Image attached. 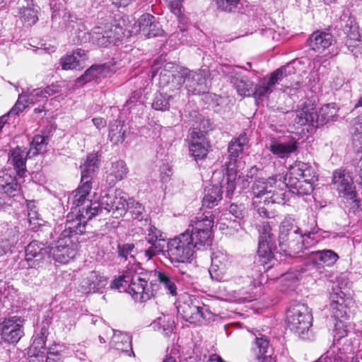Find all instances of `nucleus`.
<instances>
[{"mask_svg": "<svg viewBox=\"0 0 362 362\" xmlns=\"http://www.w3.org/2000/svg\"><path fill=\"white\" fill-rule=\"evenodd\" d=\"M217 8L225 12H235L238 7L240 0H215Z\"/></svg>", "mask_w": 362, "mask_h": 362, "instance_id": "obj_50", "label": "nucleus"}, {"mask_svg": "<svg viewBox=\"0 0 362 362\" xmlns=\"http://www.w3.org/2000/svg\"><path fill=\"white\" fill-rule=\"evenodd\" d=\"M25 260L28 267L35 268L40 267L42 260L49 257V247H45L43 244L34 240L25 247Z\"/></svg>", "mask_w": 362, "mask_h": 362, "instance_id": "obj_15", "label": "nucleus"}, {"mask_svg": "<svg viewBox=\"0 0 362 362\" xmlns=\"http://www.w3.org/2000/svg\"><path fill=\"white\" fill-rule=\"evenodd\" d=\"M214 224V218L210 212L207 214H201L191 220L189 228L194 230L211 231Z\"/></svg>", "mask_w": 362, "mask_h": 362, "instance_id": "obj_38", "label": "nucleus"}, {"mask_svg": "<svg viewBox=\"0 0 362 362\" xmlns=\"http://www.w3.org/2000/svg\"><path fill=\"white\" fill-rule=\"evenodd\" d=\"M0 193L15 197L21 194V185L16 177L8 174L0 176Z\"/></svg>", "mask_w": 362, "mask_h": 362, "instance_id": "obj_26", "label": "nucleus"}, {"mask_svg": "<svg viewBox=\"0 0 362 362\" xmlns=\"http://www.w3.org/2000/svg\"><path fill=\"white\" fill-rule=\"evenodd\" d=\"M21 18L28 25H33L38 21L37 11L31 8H23L20 11Z\"/></svg>", "mask_w": 362, "mask_h": 362, "instance_id": "obj_49", "label": "nucleus"}, {"mask_svg": "<svg viewBox=\"0 0 362 362\" xmlns=\"http://www.w3.org/2000/svg\"><path fill=\"white\" fill-rule=\"evenodd\" d=\"M333 188L335 189L339 196H347L350 199L354 197L353 187V180L349 173L344 170H337L333 173L332 182Z\"/></svg>", "mask_w": 362, "mask_h": 362, "instance_id": "obj_16", "label": "nucleus"}, {"mask_svg": "<svg viewBox=\"0 0 362 362\" xmlns=\"http://www.w3.org/2000/svg\"><path fill=\"white\" fill-rule=\"evenodd\" d=\"M128 172L126 163L122 160H117L112 163L107 180L110 185H115L126 177Z\"/></svg>", "mask_w": 362, "mask_h": 362, "instance_id": "obj_30", "label": "nucleus"}, {"mask_svg": "<svg viewBox=\"0 0 362 362\" xmlns=\"http://www.w3.org/2000/svg\"><path fill=\"white\" fill-rule=\"evenodd\" d=\"M268 196L264 199L262 206L269 207L274 214L272 206L275 204H284L286 201V192L283 189L277 187V182L272 187V190L268 191Z\"/></svg>", "mask_w": 362, "mask_h": 362, "instance_id": "obj_34", "label": "nucleus"}, {"mask_svg": "<svg viewBox=\"0 0 362 362\" xmlns=\"http://www.w3.org/2000/svg\"><path fill=\"white\" fill-rule=\"evenodd\" d=\"M354 129L353 137L354 146L356 153L358 154L361 153V157H362V115L356 118Z\"/></svg>", "mask_w": 362, "mask_h": 362, "instance_id": "obj_44", "label": "nucleus"}, {"mask_svg": "<svg viewBox=\"0 0 362 362\" xmlns=\"http://www.w3.org/2000/svg\"><path fill=\"white\" fill-rule=\"evenodd\" d=\"M344 293L339 288H333V292L330 294V306L333 316L339 320L346 319L348 317L346 300L344 299Z\"/></svg>", "mask_w": 362, "mask_h": 362, "instance_id": "obj_21", "label": "nucleus"}, {"mask_svg": "<svg viewBox=\"0 0 362 362\" xmlns=\"http://www.w3.org/2000/svg\"><path fill=\"white\" fill-rule=\"evenodd\" d=\"M300 65V61L294 60L264 77L260 83L256 85L255 98L260 99L268 97L274 90L277 84H279L284 79L295 75L296 69Z\"/></svg>", "mask_w": 362, "mask_h": 362, "instance_id": "obj_8", "label": "nucleus"}, {"mask_svg": "<svg viewBox=\"0 0 362 362\" xmlns=\"http://www.w3.org/2000/svg\"><path fill=\"white\" fill-rule=\"evenodd\" d=\"M23 323L24 320L21 317L5 318L0 323L1 334L4 341L17 343L24 335Z\"/></svg>", "mask_w": 362, "mask_h": 362, "instance_id": "obj_13", "label": "nucleus"}, {"mask_svg": "<svg viewBox=\"0 0 362 362\" xmlns=\"http://www.w3.org/2000/svg\"><path fill=\"white\" fill-rule=\"evenodd\" d=\"M255 339L251 348L255 359L257 362H273V349L268 338L262 333L254 334Z\"/></svg>", "mask_w": 362, "mask_h": 362, "instance_id": "obj_14", "label": "nucleus"}, {"mask_svg": "<svg viewBox=\"0 0 362 362\" xmlns=\"http://www.w3.org/2000/svg\"><path fill=\"white\" fill-rule=\"evenodd\" d=\"M30 104L26 94H20L14 106L6 114L7 117L11 115H18L23 112Z\"/></svg>", "mask_w": 362, "mask_h": 362, "instance_id": "obj_48", "label": "nucleus"}, {"mask_svg": "<svg viewBox=\"0 0 362 362\" xmlns=\"http://www.w3.org/2000/svg\"><path fill=\"white\" fill-rule=\"evenodd\" d=\"M47 137L41 135H36L33 138L30 144V152H32L33 155H37L40 153L45 146L47 145Z\"/></svg>", "mask_w": 362, "mask_h": 362, "instance_id": "obj_51", "label": "nucleus"}, {"mask_svg": "<svg viewBox=\"0 0 362 362\" xmlns=\"http://www.w3.org/2000/svg\"><path fill=\"white\" fill-rule=\"evenodd\" d=\"M230 82L233 84L239 95L243 96L254 95L255 98L256 85L247 76H233L230 79Z\"/></svg>", "mask_w": 362, "mask_h": 362, "instance_id": "obj_27", "label": "nucleus"}, {"mask_svg": "<svg viewBox=\"0 0 362 362\" xmlns=\"http://www.w3.org/2000/svg\"><path fill=\"white\" fill-rule=\"evenodd\" d=\"M154 20V16L149 13H145L142 15L137 22L134 23V28L130 31L132 35H137L138 33H142L146 36L148 27Z\"/></svg>", "mask_w": 362, "mask_h": 362, "instance_id": "obj_42", "label": "nucleus"}, {"mask_svg": "<svg viewBox=\"0 0 362 362\" xmlns=\"http://www.w3.org/2000/svg\"><path fill=\"white\" fill-rule=\"evenodd\" d=\"M127 199L124 196L114 194H105L98 202H93L86 197L81 206L74 209V211L79 218L85 220L86 222L100 214H110L113 218H119L127 211Z\"/></svg>", "mask_w": 362, "mask_h": 362, "instance_id": "obj_4", "label": "nucleus"}, {"mask_svg": "<svg viewBox=\"0 0 362 362\" xmlns=\"http://www.w3.org/2000/svg\"><path fill=\"white\" fill-rule=\"evenodd\" d=\"M346 46L356 57L362 55V38L355 42H350V44H347Z\"/></svg>", "mask_w": 362, "mask_h": 362, "instance_id": "obj_61", "label": "nucleus"}, {"mask_svg": "<svg viewBox=\"0 0 362 362\" xmlns=\"http://www.w3.org/2000/svg\"><path fill=\"white\" fill-rule=\"evenodd\" d=\"M107 72V69L104 64L93 65L85 71L84 74L77 78V83H81L83 85L92 80L104 77Z\"/></svg>", "mask_w": 362, "mask_h": 362, "instance_id": "obj_37", "label": "nucleus"}, {"mask_svg": "<svg viewBox=\"0 0 362 362\" xmlns=\"http://www.w3.org/2000/svg\"><path fill=\"white\" fill-rule=\"evenodd\" d=\"M209 71L207 69H199L198 71H190L187 68H179L176 75L171 74L170 71L165 69L160 72L159 84L162 86H170V90L173 92L180 89L183 84L188 92L197 95L204 93L209 88L208 78Z\"/></svg>", "mask_w": 362, "mask_h": 362, "instance_id": "obj_3", "label": "nucleus"}, {"mask_svg": "<svg viewBox=\"0 0 362 362\" xmlns=\"http://www.w3.org/2000/svg\"><path fill=\"white\" fill-rule=\"evenodd\" d=\"M293 116V122L299 126L310 124L316 127L317 112L312 107L305 106L297 110Z\"/></svg>", "mask_w": 362, "mask_h": 362, "instance_id": "obj_28", "label": "nucleus"}, {"mask_svg": "<svg viewBox=\"0 0 362 362\" xmlns=\"http://www.w3.org/2000/svg\"><path fill=\"white\" fill-rule=\"evenodd\" d=\"M88 59L86 52L82 49H76L71 53L63 57L60 63L64 70H71L81 66L82 64Z\"/></svg>", "mask_w": 362, "mask_h": 362, "instance_id": "obj_24", "label": "nucleus"}, {"mask_svg": "<svg viewBox=\"0 0 362 362\" xmlns=\"http://www.w3.org/2000/svg\"><path fill=\"white\" fill-rule=\"evenodd\" d=\"M303 241V235L299 233V228L294 225L293 219L286 217L280 226V245H287L289 249L298 252L302 249Z\"/></svg>", "mask_w": 362, "mask_h": 362, "instance_id": "obj_12", "label": "nucleus"}, {"mask_svg": "<svg viewBox=\"0 0 362 362\" xmlns=\"http://www.w3.org/2000/svg\"><path fill=\"white\" fill-rule=\"evenodd\" d=\"M15 242L16 238L14 235L6 240H2L0 242V256L4 255L8 252L13 246Z\"/></svg>", "mask_w": 362, "mask_h": 362, "instance_id": "obj_60", "label": "nucleus"}, {"mask_svg": "<svg viewBox=\"0 0 362 362\" xmlns=\"http://www.w3.org/2000/svg\"><path fill=\"white\" fill-rule=\"evenodd\" d=\"M128 207L127 210H129L134 218H139L143 214L144 207L137 201L133 199H128Z\"/></svg>", "mask_w": 362, "mask_h": 362, "instance_id": "obj_54", "label": "nucleus"}, {"mask_svg": "<svg viewBox=\"0 0 362 362\" xmlns=\"http://www.w3.org/2000/svg\"><path fill=\"white\" fill-rule=\"evenodd\" d=\"M203 308L199 305V301L194 298L182 303L177 307V311L182 318L190 323H194L204 318Z\"/></svg>", "mask_w": 362, "mask_h": 362, "instance_id": "obj_17", "label": "nucleus"}, {"mask_svg": "<svg viewBox=\"0 0 362 362\" xmlns=\"http://www.w3.org/2000/svg\"><path fill=\"white\" fill-rule=\"evenodd\" d=\"M222 198V190L218 185H209L204 189V195L202 199L204 207L211 209L218 205Z\"/></svg>", "mask_w": 362, "mask_h": 362, "instance_id": "obj_31", "label": "nucleus"}, {"mask_svg": "<svg viewBox=\"0 0 362 362\" xmlns=\"http://www.w3.org/2000/svg\"><path fill=\"white\" fill-rule=\"evenodd\" d=\"M152 275H155V271H146L139 264H133L113 281L112 286L117 289L124 288L135 300L145 302L153 296Z\"/></svg>", "mask_w": 362, "mask_h": 362, "instance_id": "obj_1", "label": "nucleus"}, {"mask_svg": "<svg viewBox=\"0 0 362 362\" xmlns=\"http://www.w3.org/2000/svg\"><path fill=\"white\" fill-rule=\"evenodd\" d=\"M163 244H153L152 245H150L146 250H145V257L147 258L148 260H149L153 257L162 252L163 251Z\"/></svg>", "mask_w": 362, "mask_h": 362, "instance_id": "obj_57", "label": "nucleus"}, {"mask_svg": "<svg viewBox=\"0 0 362 362\" xmlns=\"http://www.w3.org/2000/svg\"><path fill=\"white\" fill-rule=\"evenodd\" d=\"M171 98L172 95H169L167 93L157 94L152 103V107L156 110L165 111L169 108L170 100Z\"/></svg>", "mask_w": 362, "mask_h": 362, "instance_id": "obj_46", "label": "nucleus"}, {"mask_svg": "<svg viewBox=\"0 0 362 362\" xmlns=\"http://www.w3.org/2000/svg\"><path fill=\"white\" fill-rule=\"evenodd\" d=\"M110 344L113 349L128 356H134L132 348V338L127 334L120 331H115L112 337Z\"/></svg>", "mask_w": 362, "mask_h": 362, "instance_id": "obj_25", "label": "nucleus"}, {"mask_svg": "<svg viewBox=\"0 0 362 362\" xmlns=\"http://www.w3.org/2000/svg\"><path fill=\"white\" fill-rule=\"evenodd\" d=\"M274 241L259 240L257 253L259 257L270 261L273 258Z\"/></svg>", "mask_w": 362, "mask_h": 362, "instance_id": "obj_45", "label": "nucleus"}, {"mask_svg": "<svg viewBox=\"0 0 362 362\" xmlns=\"http://www.w3.org/2000/svg\"><path fill=\"white\" fill-rule=\"evenodd\" d=\"M191 143L189 151L196 160L205 158L208 153L209 144L206 140L202 132L196 129L189 130Z\"/></svg>", "mask_w": 362, "mask_h": 362, "instance_id": "obj_18", "label": "nucleus"}, {"mask_svg": "<svg viewBox=\"0 0 362 362\" xmlns=\"http://www.w3.org/2000/svg\"><path fill=\"white\" fill-rule=\"evenodd\" d=\"M259 240L274 241L275 236L272 233V228L267 222H264L260 226Z\"/></svg>", "mask_w": 362, "mask_h": 362, "instance_id": "obj_55", "label": "nucleus"}, {"mask_svg": "<svg viewBox=\"0 0 362 362\" xmlns=\"http://www.w3.org/2000/svg\"><path fill=\"white\" fill-rule=\"evenodd\" d=\"M100 160L97 153L87 156L84 163L81 165V185L69 197L68 202L71 205V210L80 207L85 198L89 194L92 188L91 180L99 169Z\"/></svg>", "mask_w": 362, "mask_h": 362, "instance_id": "obj_6", "label": "nucleus"}, {"mask_svg": "<svg viewBox=\"0 0 362 362\" xmlns=\"http://www.w3.org/2000/svg\"><path fill=\"white\" fill-rule=\"evenodd\" d=\"M229 213L235 218L242 219L245 217L246 212L243 205L232 204L229 207Z\"/></svg>", "mask_w": 362, "mask_h": 362, "instance_id": "obj_59", "label": "nucleus"}, {"mask_svg": "<svg viewBox=\"0 0 362 362\" xmlns=\"http://www.w3.org/2000/svg\"><path fill=\"white\" fill-rule=\"evenodd\" d=\"M74 210L66 217L65 228L59 239L49 247V257L62 264H66L76 255V245L71 240L74 235L85 232L86 221L79 218Z\"/></svg>", "mask_w": 362, "mask_h": 362, "instance_id": "obj_2", "label": "nucleus"}, {"mask_svg": "<svg viewBox=\"0 0 362 362\" xmlns=\"http://www.w3.org/2000/svg\"><path fill=\"white\" fill-rule=\"evenodd\" d=\"M315 260H320L326 266H332L339 259L337 253L331 250H317L312 252Z\"/></svg>", "mask_w": 362, "mask_h": 362, "instance_id": "obj_43", "label": "nucleus"}, {"mask_svg": "<svg viewBox=\"0 0 362 362\" xmlns=\"http://www.w3.org/2000/svg\"><path fill=\"white\" fill-rule=\"evenodd\" d=\"M170 8L171 12L175 14L179 20L180 24L178 25L179 31L182 33V36L187 33V27L185 25L186 19L182 14V6L180 0H164Z\"/></svg>", "mask_w": 362, "mask_h": 362, "instance_id": "obj_39", "label": "nucleus"}, {"mask_svg": "<svg viewBox=\"0 0 362 362\" xmlns=\"http://www.w3.org/2000/svg\"><path fill=\"white\" fill-rule=\"evenodd\" d=\"M157 324L160 325L159 329L162 330V333L165 336H168L173 332L174 321L169 317H159Z\"/></svg>", "mask_w": 362, "mask_h": 362, "instance_id": "obj_52", "label": "nucleus"}, {"mask_svg": "<svg viewBox=\"0 0 362 362\" xmlns=\"http://www.w3.org/2000/svg\"><path fill=\"white\" fill-rule=\"evenodd\" d=\"M313 317L307 305L296 303L287 310L286 321L289 329L303 339H309L311 337Z\"/></svg>", "mask_w": 362, "mask_h": 362, "instance_id": "obj_7", "label": "nucleus"}, {"mask_svg": "<svg viewBox=\"0 0 362 362\" xmlns=\"http://www.w3.org/2000/svg\"><path fill=\"white\" fill-rule=\"evenodd\" d=\"M134 250V245L132 243H127L122 245H118L119 257L124 258L125 260H128L129 257L134 259V256L132 254Z\"/></svg>", "mask_w": 362, "mask_h": 362, "instance_id": "obj_56", "label": "nucleus"}, {"mask_svg": "<svg viewBox=\"0 0 362 362\" xmlns=\"http://www.w3.org/2000/svg\"><path fill=\"white\" fill-rule=\"evenodd\" d=\"M247 145L248 138L245 132H243L238 137L233 139L228 147L229 158L237 159Z\"/></svg>", "mask_w": 362, "mask_h": 362, "instance_id": "obj_32", "label": "nucleus"}, {"mask_svg": "<svg viewBox=\"0 0 362 362\" xmlns=\"http://www.w3.org/2000/svg\"><path fill=\"white\" fill-rule=\"evenodd\" d=\"M345 32L347 35L346 45L350 44V42H355L362 38L358 25L352 21L350 22V24H346Z\"/></svg>", "mask_w": 362, "mask_h": 362, "instance_id": "obj_47", "label": "nucleus"}, {"mask_svg": "<svg viewBox=\"0 0 362 362\" xmlns=\"http://www.w3.org/2000/svg\"><path fill=\"white\" fill-rule=\"evenodd\" d=\"M344 86V78L341 75H337L333 78L330 87L334 90H339Z\"/></svg>", "mask_w": 362, "mask_h": 362, "instance_id": "obj_63", "label": "nucleus"}, {"mask_svg": "<svg viewBox=\"0 0 362 362\" xmlns=\"http://www.w3.org/2000/svg\"><path fill=\"white\" fill-rule=\"evenodd\" d=\"M147 30L148 32L146 35V37L148 38L160 36L163 33V30L160 28L158 23H155L154 20Z\"/></svg>", "mask_w": 362, "mask_h": 362, "instance_id": "obj_62", "label": "nucleus"}, {"mask_svg": "<svg viewBox=\"0 0 362 362\" xmlns=\"http://www.w3.org/2000/svg\"><path fill=\"white\" fill-rule=\"evenodd\" d=\"M338 107L335 103L324 105L317 112L316 127L324 125L332 121L337 115Z\"/></svg>", "mask_w": 362, "mask_h": 362, "instance_id": "obj_36", "label": "nucleus"}, {"mask_svg": "<svg viewBox=\"0 0 362 362\" xmlns=\"http://www.w3.org/2000/svg\"><path fill=\"white\" fill-rule=\"evenodd\" d=\"M126 129L119 121H115L110 125L109 139L113 144L123 142Z\"/></svg>", "mask_w": 362, "mask_h": 362, "instance_id": "obj_40", "label": "nucleus"}, {"mask_svg": "<svg viewBox=\"0 0 362 362\" xmlns=\"http://www.w3.org/2000/svg\"><path fill=\"white\" fill-rule=\"evenodd\" d=\"M29 152L21 147L11 149L8 154V163L11 164L19 177H23L26 172V159Z\"/></svg>", "mask_w": 362, "mask_h": 362, "instance_id": "obj_22", "label": "nucleus"}, {"mask_svg": "<svg viewBox=\"0 0 362 362\" xmlns=\"http://www.w3.org/2000/svg\"><path fill=\"white\" fill-rule=\"evenodd\" d=\"M224 166L223 170H226V180L235 181L237 178L236 161L237 159H231Z\"/></svg>", "mask_w": 362, "mask_h": 362, "instance_id": "obj_53", "label": "nucleus"}, {"mask_svg": "<svg viewBox=\"0 0 362 362\" xmlns=\"http://www.w3.org/2000/svg\"><path fill=\"white\" fill-rule=\"evenodd\" d=\"M315 362H341V360L333 354L327 353Z\"/></svg>", "mask_w": 362, "mask_h": 362, "instance_id": "obj_64", "label": "nucleus"}, {"mask_svg": "<svg viewBox=\"0 0 362 362\" xmlns=\"http://www.w3.org/2000/svg\"><path fill=\"white\" fill-rule=\"evenodd\" d=\"M107 279L98 272L92 271L83 277L78 286V290L82 293L95 292L100 288L105 287Z\"/></svg>", "mask_w": 362, "mask_h": 362, "instance_id": "obj_19", "label": "nucleus"}, {"mask_svg": "<svg viewBox=\"0 0 362 362\" xmlns=\"http://www.w3.org/2000/svg\"><path fill=\"white\" fill-rule=\"evenodd\" d=\"M277 182L275 177H269L267 179L255 177L253 185L251 187L252 192L254 195L252 204L257 211L259 216L264 218H272L274 217V213L272 211L269 207H265L262 206L264 199L268 196V191L272 190V187H274Z\"/></svg>", "mask_w": 362, "mask_h": 362, "instance_id": "obj_10", "label": "nucleus"}, {"mask_svg": "<svg viewBox=\"0 0 362 362\" xmlns=\"http://www.w3.org/2000/svg\"><path fill=\"white\" fill-rule=\"evenodd\" d=\"M317 180L315 169L308 163L296 162L291 165L284 177V182L293 193L305 195L311 193Z\"/></svg>", "mask_w": 362, "mask_h": 362, "instance_id": "obj_5", "label": "nucleus"}, {"mask_svg": "<svg viewBox=\"0 0 362 362\" xmlns=\"http://www.w3.org/2000/svg\"><path fill=\"white\" fill-rule=\"evenodd\" d=\"M296 148V142L293 140L284 143L272 141L269 146V151L279 158L288 156L294 152Z\"/></svg>", "mask_w": 362, "mask_h": 362, "instance_id": "obj_35", "label": "nucleus"}, {"mask_svg": "<svg viewBox=\"0 0 362 362\" xmlns=\"http://www.w3.org/2000/svg\"><path fill=\"white\" fill-rule=\"evenodd\" d=\"M43 94L44 93H42V89L37 88L33 90L28 95H27V97L30 104H35L45 99Z\"/></svg>", "mask_w": 362, "mask_h": 362, "instance_id": "obj_58", "label": "nucleus"}, {"mask_svg": "<svg viewBox=\"0 0 362 362\" xmlns=\"http://www.w3.org/2000/svg\"><path fill=\"white\" fill-rule=\"evenodd\" d=\"M189 235V228L168 240L167 253L171 262H189L194 253V243Z\"/></svg>", "mask_w": 362, "mask_h": 362, "instance_id": "obj_9", "label": "nucleus"}, {"mask_svg": "<svg viewBox=\"0 0 362 362\" xmlns=\"http://www.w3.org/2000/svg\"><path fill=\"white\" fill-rule=\"evenodd\" d=\"M88 35L89 40L93 44L107 47L122 40L124 37V33L121 26L105 24L93 28Z\"/></svg>", "mask_w": 362, "mask_h": 362, "instance_id": "obj_11", "label": "nucleus"}, {"mask_svg": "<svg viewBox=\"0 0 362 362\" xmlns=\"http://www.w3.org/2000/svg\"><path fill=\"white\" fill-rule=\"evenodd\" d=\"M229 264V257L226 253L221 251L213 252L211 255V264L209 271L211 277L216 281L223 280L226 270Z\"/></svg>", "mask_w": 362, "mask_h": 362, "instance_id": "obj_20", "label": "nucleus"}, {"mask_svg": "<svg viewBox=\"0 0 362 362\" xmlns=\"http://www.w3.org/2000/svg\"><path fill=\"white\" fill-rule=\"evenodd\" d=\"M155 271V275H152L154 281H158L161 288L165 290L169 294L175 296L177 295V286L174 278L165 272Z\"/></svg>", "mask_w": 362, "mask_h": 362, "instance_id": "obj_33", "label": "nucleus"}, {"mask_svg": "<svg viewBox=\"0 0 362 362\" xmlns=\"http://www.w3.org/2000/svg\"><path fill=\"white\" fill-rule=\"evenodd\" d=\"M333 41V36L331 33L317 30L310 36L308 45L312 49L322 52L332 45Z\"/></svg>", "mask_w": 362, "mask_h": 362, "instance_id": "obj_23", "label": "nucleus"}, {"mask_svg": "<svg viewBox=\"0 0 362 362\" xmlns=\"http://www.w3.org/2000/svg\"><path fill=\"white\" fill-rule=\"evenodd\" d=\"M189 235L192 238L194 248L200 249L202 246L209 245L211 241V231H202L189 228Z\"/></svg>", "mask_w": 362, "mask_h": 362, "instance_id": "obj_41", "label": "nucleus"}, {"mask_svg": "<svg viewBox=\"0 0 362 362\" xmlns=\"http://www.w3.org/2000/svg\"><path fill=\"white\" fill-rule=\"evenodd\" d=\"M64 21H67L66 25V30L68 33H71V41L73 44L82 43L85 42L83 38L86 33L81 29L82 26L78 22L76 21V18L69 14L64 16Z\"/></svg>", "mask_w": 362, "mask_h": 362, "instance_id": "obj_29", "label": "nucleus"}]
</instances>
